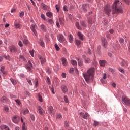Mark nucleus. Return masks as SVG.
<instances>
[{
	"mask_svg": "<svg viewBox=\"0 0 130 130\" xmlns=\"http://www.w3.org/2000/svg\"><path fill=\"white\" fill-rule=\"evenodd\" d=\"M71 63L72 66H77V61L75 60H71Z\"/></svg>",
	"mask_w": 130,
	"mask_h": 130,
	"instance_id": "obj_34",
	"label": "nucleus"
},
{
	"mask_svg": "<svg viewBox=\"0 0 130 130\" xmlns=\"http://www.w3.org/2000/svg\"><path fill=\"white\" fill-rule=\"evenodd\" d=\"M38 99H39V101H40V102H42L43 100H42V97L41 96V95H40V94H38Z\"/></svg>",
	"mask_w": 130,
	"mask_h": 130,
	"instance_id": "obj_48",
	"label": "nucleus"
},
{
	"mask_svg": "<svg viewBox=\"0 0 130 130\" xmlns=\"http://www.w3.org/2000/svg\"><path fill=\"white\" fill-rule=\"evenodd\" d=\"M61 60L62 61V64H63V66H67V64H68V62L67 61V59H66V58H62L61 59Z\"/></svg>",
	"mask_w": 130,
	"mask_h": 130,
	"instance_id": "obj_19",
	"label": "nucleus"
},
{
	"mask_svg": "<svg viewBox=\"0 0 130 130\" xmlns=\"http://www.w3.org/2000/svg\"><path fill=\"white\" fill-rule=\"evenodd\" d=\"M88 23L89 24H92L93 22L92 21V18H89Z\"/></svg>",
	"mask_w": 130,
	"mask_h": 130,
	"instance_id": "obj_60",
	"label": "nucleus"
},
{
	"mask_svg": "<svg viewBox=\"0 0 130 130\" xmlns=\"http://www.w3.org/2000/svg\"><path fill=\"white\" fill-rule=\"evenodd\" d=\"M122 102L123 104L127 105V106H130V99L127 96H123L122 97Z\"/></svg>",
	"mask_w": 130,
	"mask_h": 130,
	"instance_id": "obj_3",
	"label": "nucleus"
},
{
	"mask_svg": "<svg viewBox=\"0 0 130 130\" xmlns=\"http://www.w3.org/2000/svg\"><path fill=\"white\" fill-rule=\"evenodd\" d=\"M48 22L50 24H53V20L52 19H49Z\"/></svg>",
	"mask_w": 130,
	"mask_h": 130,
	"instance_id": "obj_63",
	"label": "nucleus"
},
{
	"mask_svg": "<svg viewBox=\"0 0 130 130\" xmlns=\"http://www.w3.org/2000/svg\"><path fill=\"white\" fill-rule=\"evenodd\" d=\"M81 43H82L81 42V41L79 40H75V44H76V45H77V46H78V47L81 46Z\"/></svg>",
	"mask_w": 130,
	"mask_h": 130,
	"instance_id": "obj_22",
	"label": "nucleus"
},
{
	"mask_svg": "<svg viewBox=\"0 0 130 130\" xmlns=\"http://www.w3.org/2000/svg\"><path fill=\"white\" fill-rule=\"evenodd\" d=\"M98 125H99V122L97 121H94L93 126H97Z\"/></svg>",
	"mask_w": 130,
	"mask_h": 130,
	"instance_id": "obj_44",
	"label": "nucleus"
},
{
	"mask_svg": "<svg viewBox=\"0 0 130 130\" xmlns=\"http://www.w3.org/2000/svg\"><path fill=\"white\" fill-rule=\"evenodd\" d=\"M5 58H6V59H7V60H11V58L10 57V56H8L7 57V56H5Z\"/></svg>",
	"mask_w": 130,
	"mask_h": 130,
	"instance_id": "obj_57",
	"label": "nucleus"
},
{
	"mask_svg": "<svg viewBox=\"0 0 130 130\" xmlns=\"http://www.w3.org/2000/svg\"><path fill=\"white\" fill-rule=\"evenodd\" d=\"M58 40L60 42V43H66L67 42V41L66 40V39L64 38V37H63V35H62L61 34H59Z\"/></svg>",
	"mask_w": 130,
	"mask_h": 130,
	"instance_id": "obj_5",
	"label": "nucleus"
},
{
	"mask_svg": "<svg viewBox=\"0 0 130 130\" xmlns=\"http://www.w3.org/2000/svg\"><path fill=\"white\" fill-rule=\"evenodd\" d=\"M39 58L41 62V64H44V62H45V61H46V60H45V58H42L40 56H39Z\"/></svg>",
	"mask_w": 130,
	"mask_h": 130,
	"instance_id": "obj_23",
	"label": "nucleus"
},
{
	"mask_svg": "<svg viewBox=\"0 0 130 130\" xmlns=\"http://www.w3.org/2000/svg\"><path fill=\"white\" fill-rule=\"evenodd\" d=\"M15 101L16 103H17V104H18V105H21V101H20V100H15Z\"/></svg>",
	"mask_w": 130,
	"mask_h": 130,
	"instance_id": "obj_45",
	"label": "nucleus"
},
{
	"mask_svg": "<svg viewBox=\"0 0 130 130\" xmlns=\"http://www.w3.org/2000/svg\"><path fill=\"white\" fill-rule=\"evenodd\" d=\"M29 53L31 55L32 57H34V50H32V51H30Z\"/></svg>",
	"mask_w": 130,
	"mask_h": 130,
	"instance_id": "obj_50",
	"label": "nucleus"
},
{
	"mask_svg": "<svg viewBox=\"0 0 130 130\" xmlns=\"http://www.w3.org/2000/svg\"><path fill=\"white\" fill-rule=\"evenodd\" d=\"M39 43L42 47H44L45 45L44 44V42H43V40L42 39H40L39 41Z\"/></svg>",
	"mask_w": 130,
	"mask_h": 130,
	"instance_id": "obj_26",
	"label": "nucleus"
},
{
	"mask_svg": "<svg viewBox=\"0 0 130 130\" xmlns=\"http://www.w3.org/2000/svg\"><path fill=\"white\" fill-rule=\"evenodd\" d=\"M77 35L79 37V38L80 40H84V36L83 35V34H82V33L78 32L77 33Z\"/></svg>",
	"mask_w": 130,
	"mask_h": 130,
	"instance_id": "obj_17",
	"label": "nucleus"
},
{
	"mask_svg": "<svg viewBox=\"0 0 130 130\" xmlns=\"http://www.w3.org/2000/svg\"><path fill=\"white\" fill-rule=\"evenodd\" d=\"M41 29L42 31H45L46 30V28H45V26L44 25H41Z\"/></svg>",
	"mask_w": 130,
	"mask_h": 130,
	"instance_id": "obj_43",
	"label": "nucleus"
},
{
	"mask_svg": "<svg viewBox=\"0 0 130 130\" xmlns=\"http://www.w3.org/2000/svg\"><path fill=\"white\" fill-rule=\"evenodd\" d=\"M80 115L81 117H83L84 119H87L88 118V117L89 116V114L87 113H83L81 112L80 113Z\"/></svg>",
	"mask_w": 130,
	"mask_h": 130,
	"instance_id": "obj_11",
	"label": "nucleus"
},
{
	"mask_svg": "<svg viewBox=\"0 0 130 130\" xmlns=\"http://www.w3.org/2000/svg\"><path fill=\"white\" fill-rule=\"evenodd\" d=\"M4 111H5V112H10V108H9V107H8L7 106H4Z\"/></svg>",
	"mask_w": 130,
	"mask_h": 130,
	"instance_id": "obj_30",
	"label": "nucleus"
},
{
	"mask_svg": "<svg viewBox=\"0 0 130 130\" xmlns=\"http://www.w3.org/2000/svg\"><path fill=\"white\" fill-rule=\"evenodd\" d=\"M55 7H56V9L57 10V11L58 13V12H59V6L56 5Z\"/></svg>",
	"mask_w": 130,
	"mask_h": 130,
	"instance_id": "obj_54",
	"label": "nucleus"
},
{
	"mask_svg": "<svg viewBox=\"0 0 130 130\" xmlns=\"http://www.w3.org/2000/svg\"><path fill=\"white\" fill-rule=\"evenodd\" d=\"M73 40H74V38L73 37V36L72 35H69V42L70 43H72L73 42Z\"/></svg>",
	"mask_w": 130,
	"mask_h": 130,
	"instance_id": "obj_35",
	"label": "nucleus"
},
{
	"mask_svg": "<svg viewBox=\"0 0 130 130\" xmlns=\"http://www.w3.org/2000/svg\"><path fill=\"white\" fill-rule=\"evenodd\" d=\"M23 41L24 44L25 45H27V44L29 43V41H28V39H27V38H24Z\"/></svg>",
	"mask_w": 130,
	"mask_h": 130,
	"instance_id": "obj_32",
	"label": "nucleus"
},
{
	"mask_svg": "<svg viewBox=\"0 0 130 130\" xmlns=\"http://www.w3.org/2000/svg\"><path fill=\"white\" fill-rule=\"evenodd\" d=\"M95 69L93 68L89 69L87 73L83 74L84 78L87 83H91L94 79Z\"/></svg>",
	"mask_w": 130,
	"mask_h": 130,
	"instance_id": "obj_1",
	"label": "nucleus"
},
{
	"mask_svg": "<svg viewBox=\"0 0 130 130\" xmlns=\"http://www.w3.org/2000/svg\"><path fill=\"white\" fill-rule=\"evenodd\" d=\"M41 17L43 20H45V15H44V14H41Z\"/></svg>",
	"mask_w": 130,
	"mask_h": 130,
	"instance_id": "obj_59",
	"label": "nucleus"
},
{
	"mask_svg": "<svg viewBox=\"0 0 130 130\" xmlns=\"http://www.w3.org/2000/svg\"><path fill=\"white\" fill-rule=\"evenodd\" d=\"M38 110L39 111V113H40L41 115H43V109H42V108H41V107L40 106H39L38 108Z\"/></svg>",
	"mask_w": 130,
	"mask_h": 130,
	"instance_id": "obj_20",
	"label": "nucleus"
},
{
	"mask_svg": "<svg viewBox=\"0 0 130 130\" xmlns=\"http://www.w3.org/2000/svg\"><path fill=\"white\" fill-rule=\"evenodd\" d=\"M61 88L63 93H67L68 92V88L66 85H62Z\"/></svg>",
	"mask_w": 130,
	"mask_h": 130,
	"instance_id": "obj_21",
	"label": "nucleus"
},
{
	"mask_svg": "<svg viewBox=\"0 0 130 130\" xmlns=\"http://www.w3.org/2000/svg\"><path fill=\"white\" fill-rule=\"evenodd\" d=\"M55 47L56 49V50H57V51H58L59 50V46H58V45L57 44H55Z\"/></svg>",
	"mask_w": 130,
	"mask_h": 130,
	"instance_id": "obj_46",
	"label": "nucleus"
},
{
	"mask_svg": "<svg viewBox=\"0 0 130 130\" xmlns=\"http://www.w3.org/2000/svg\"><path fill=\"white\" fill-rule=\"evenodd\" d=\"M119 71L121 73H124V69L120 68V69H119Z\"/></svg>",
	"mask_w": 130,
	"mask_h": 130,
	"instance_id": "obj_62",
	"label": "nucleus"
},
{
	"mask_svg": "<svg viewBox=\"0 0 130 130\" xmlns=\"http://www.w3.org/2000/svg\"><path fill=\"white\" fill-rule=\"evenodd\" d=\"M119 42L120 43H121V44H123V42H124V40H123V39L122 38H120L119 39Z\"/></svg>",
	"mask_w": 130,
	"mask_h": 130,
	"instance_id": "obj_52",
	"label": "nucleus"
},
{
	"mask_svg": "<svg viewBox=\"0 0 130 130\" xmlns=\"http://www.w3.org/2000/svg\"><path fill=\"white\" fill-rule=\"evenodd\" d=\"M89 8V4H84L82 6V9L84 12H87Z\"/></svg>",
	"mask_w": 130,
	"mask_h": 130,
	"instance_id": "obj_10",
	"label": "nucleus"
},
{
	"mask_svg": "<svg viewBox=\"0 0 130 130\" xmlns=\"http://www.w3.org/2000/svg\"><path fill=\"white\" fill-rule=\"evenodd\" d=\"M78 65L80 67H82L83 66V61L81 59H78Z\"/></svg>",
	"mask_w": 130,
	"mask_h": 130,
	"instance_id": "obj_36",
	"label": "nucleus"
},
{
	"mask_svg": "<svg viewBox=\"0 0 130 130\" xmlns=\"http://www.w3.org/2000/svg\"><path fill=\"white\" fill-rule=\"evenodd\" d=\"M63 11H64V12H68L69 11V9H68V7L67 6V5H64L63 7Z\"/></svg>",
	"mask_w": 130,
	"mask_h": 130,
	"instance_id": "obj_47",
	"label": "nucleus"
},
{
	"mask_svg": "<svg viewBox=\"0 0 130 130\" xmlns=\"http://www.w3.org/2000/svg\"><path fill=\"white\" fill-rule=\"evenodd\" d=\"M25 13H24V12H21L20 14L19 17H20V18H22V17H23Z\"/></svg>",
	"mask_w": 130,
	"mask_h": 130,
	"instance_id": "obj_53",
	"label": "nucleus"
},
{
	"mask_svg": "<svg viewBox=\"0 0 130 130\" xmlns=\"http://www.w3.org/2000/svg\"><path fill=\"white\" fill-rule=\"evenodd\" d=\"M0 129H1L2 130H10V128H9V127H8V126H6L5 125H2L0 126Z\"/></svg>",
	"mask_w": 130,
	"mask_h": 130,
	"instance_id": "obj_18",
	"label": "nucleus"
},
{
	"mask_svg": "<svg viewBox=\"0 0 130 130\" xmlns=\"http://www.w3.org/2000/svg\"><path fill=\"white\" fill-rule=\"evenodd\" d=\"M1 102L2 103H8V99L6 96H3L0 99Z\"/></svg>",
	"mask_w": 130,
	"mask_h": 130,
	"instance_id": "obj_12",
	"label": "nucleus"
},
{
	"mask_svg": "<svg viewBox=\"0 0 130 130\" xmlns=\"http://www.w3.org/2000/svg\"><path fill=\"white\" fill-rule=\"evenodd\" d=\"M18 45L20 47H23V43H22V41H19V42H18Z\"/></svg>",
	"mask_w": 130,
	"mask_h": 130,
	"instance_id": "obj_49",
	"label": "nucleus"
},
{
	"mask_svg": "<svg viewBox=\"0 0 130 130\" xmlns=\"http://www.w3.org/2000/svg\"><path fill=\"white\" fill-rule=\"evenodd\" d=\"M76 26L77 27V29H78L79 30H82V27H81V26H80V24H79L78 22H76L75 23Z\"/></svg>",
	"mask_w": 130,
	"mask_h": 130,
	"instance_id": "obj_37",
	"label": "nucleus"
},
{
	"mask_svg": "<svg viewBox=\"0 0 130 130\" xmlns=\"http://www.w3.org/2000/svg\"><path fill=\"white\" fill-rule=\"evenodd\" d=\"M81 25L83 27V28H86V27H87V24L84 21L81 22Z\"/></svg>",
	"mask_w": 130,
	"mask_h": 130,
	"instance_id": "obj_39",
	"label": "nucleus"
},
{
	"mask_svg": "<svg viewBox=\"0 0 130 130\" xmlns=\"http://www.w3.org/2000/svg\"><path fill=\"white\" fill-rule=\"evenodd\" d=\"M64 100L66 103H69V100H68V97L67 96H64Z\"/></svg>",
	"mask_w": 130,
	"mask_h": 130,
	"instance_id": "obj_51",
	"label": "nucleus"
},
{
	"mask_svg": "<svg viewBox=\"0 0 130 130\" xmlns=\"http://www.w3.org/2000/svg\"><path fill=\"white\" fill-rule=\"evenodd\" d=\"M22 113L24 115H26V114H28V113H29V110L27 108L23 109L22 110Z\"/></svg>",
	"mask_w": 130,
	"mask_h": 130,
	"instance_id": "obj_24",
	"label": "nucleus"
},
{
	"mask_svg": "<svg viewBox=\"0 0 130 130\" xmlns=\"http://www.w3.org/2000/svg\"><path fill=\"white\" fill-rule=\"evenodd\" d=\"M101 41L103 46L105 47V48H106V47H107V40H106V39L105 38H102Z\"/></svg>",
	"mask_w": 130,
	"mask_h": 130,
	"instance_id": "obj_8",
	"label": "nucleus"
},
{
	"mask_svg": "<svg viewBox=\"0 0 130 130\" xmlns=\"http://www.w3.org/2000/svg\"><path fill=\"white\" fill-rule=\"evenodd\" d=\"M26 80L27 81V82L29 83V85H30V86L33 85V83H32V81H33V80L31 78H27Z\"/></svg>",
	"mask_w": 130,
	"mask_h": 130,
	"instance_id": "obj_29",
	"label": "nucleus"
},
{
	"mask_svg": "<svg viewBox=\"0 0 130 130\" xmlns=\"http://www.w3.org/2000/svg\"><path fill=\"white\" fill-rule=\"evenodd\" d=\"M28 65L26 66V69L28 71H31V68H32V63L31 62V61L30 60L28 61Z\"/></svg>",
	"mask_w": 130,
	"mask_h": 130,
	"instance_id": "obj_14",
	"label": "nucleus"
},
{
	"mask_svg": "<svg viewBox=\"0 0 130 130\" xmlns=\"http://www.w3.org/2000/svg\"><path fill=\"white\" fill-rule=\"evenodd\" d=\"M12 121L14 123L16 124L19 123V121H20V117L19 116H15L12 118Z\"/></svg>",
	"mask_w": 130,
	"mask_h": 130,
	"instance_id": "obj_9",
	"label": "nucleus"
},
{
	"mask_svg": "<svg viewBox=\"0 0 130 130\" xmlns=\"http://www.w3.org/2000/svg\"><path fill=\"white\" fill-rule=\"evenodd\" d=\"M82 57L85 60V63H90V62H91V60L89 59V58L86 57V56L83 55Z\"/></svg>",
	"mask_w": 130,
	"mask_h": 130,
	"instance_id": "obj_16",
	"label": "nucleus"
},
{
	"mask_svg": "<svg viewBox=\"0 0 130 130\" xmlns=\"http://www.w3.org/2000/svg\"><path fill=\"white\" fill-rule=\"evenodd\" d=\"M46 15L49 18H51L52 17V13L50 12H48L46 13Z\"/></svg>",
	"mask_w": 130,
	"mask_h": 130,
	"instance_id": "obj_33",
	"label": "nucleus"
},
{
	"mask_svg": "<svg viewBox=\"0 0 130 130\" xmlns=\"http://www.w3.org/2000/svg\"><path fill=\"white\" fill-rule=\"evenodd\" d=\"M30 117L31 120H33V121L35 120V116H34V115H31Z\"/></svg>",
	"mask_w": 130,
	"mask_h": 130,
	"instance_id": "obj_55",
	"label": "nucleus"
},
{
	"mask_svg": "<svg viewBox=\"0 0 130 130\" xmlns=\"http://www.w3.org/2000/svg\"><path fill=\"white\" fill-rule=\"evenodd\" d=\"M113 14L122 13V3L119 0H115L112 7Z\"/></svg>",
	"mask_w": 130,
	"mask_h": 130,
	"instance_id": "obj_2",
	"label": "nucleus"
},
{
	"mask_svg": "<svg viewBox=\"0 0 130 130\" xmlns=\"http://www.w3.org/2000/svg\"><path fill=\"white\" fill-rule=\"evenodd\" d=\"M109 71L110 72H111V73H114V69L111 68H109Z\"/></svg>",
	"mask_w": 130,
	"mask_h": 130,
	"instance_id": "obj_56",
	"label": "nucleus"
},
{
	"mask_svg": "<svg viewBox=\"0 0 130 130\" xmlns=\"http://www.w3.org/2000/svg\"><path fill=\"white\" fill-rule=\"evenodd\" d=\"M121 65L122 67H127V66H128V64L127 63H126V61H122L121 62Z\"/></svg>",
	"mask_w": 130,
	"mask_h": 130,
	"instance_id": "obj_27",
	"label": "nucleus"
},
{
	"mask_svg": "<svg viewBox=\"0 0 130 130\" xmlns=\"http://www.w3.org/2000/svg\"><path fill=\"white\" fill-rule=\"evenodd\" d=\"M112 87H113L114 88H116V84H115V83L113 82L112 83Z\"/></svg>",
	"mask_w": 130,
	"mask_h": 130,
	"instance_id": "obj_61",
	"label": "nucleus"
},
{
	"mask_svg": "<svg viewBox=\"0 0 130 130\" xmlns=\"http://www.w3.org/2000/svg\"><path fill=\"white\" fill-rule=\"evenodd\" d=\"M56 118H57L58 119H60V118H61V117H62V116H61V114L59 113H57L56 115Z\"/></svg>",
	"mask_w": 130,
	"mask_h": 130,
	"instance_id": "obj_38",
	"label": "nucleus"
},
{
	"mask_svg": "<svg viewBox=\"0 0 130 130\" xmlns=\"http://www.w3.org/2000/svg\"><path fill=\"white\" fill-rule=\"evenodd\" d=\"M22 130H27V126L25 125V122L22 124Z\"/></svg>",
	"mask_w": 130,
	"mask_h": 130,
	"instance_id": "obj_42",
	"label": "nucleus"
},
{
	"mask_svg": "<svg viewBox=\"0 0 130 130\" xmlns=\"http://www.w3.org/2000/svg\"><path fill=\"white\" fill-rule=\"evenodd\" d=\"M106 78H107V76H106V73H104V75H103V79L106 80Z\"/></svg>",
	"mask_w": 130,
	"mask_h": 130,
	"instance_id": "obj_64",
	"label": "nucleus"
},
{
	"mask_svg": "<svg viewBox=\"0 0 130 130\" xmlns=\"http://www.w3.org/2000/svg\"><path fill=\"white\" fill-rule=\"evenodd\" d=\"M64 125H65V126H67V127H68V126H69V122L65 121L64 122Z\"/></svg>",
	"mask_w": 130,
	"mask_h": 130,
	"instance_id": "obj_58",
	"label": "nucleus"
},
{
	"mask_svg": "<svg viewBox=\"0 0 130 130\" xmlns=\"http://www.w3.org/2000/svg\"><path fill=\"white\" fill-rule=\"evenodd\" d=\"M104 13H105V14H107V15L109 16V14L111 13V9H110V7L109 6V5H106V6L104 8Z\"/></svg>",
	"mask_w": 130,
	"mask_h": 130,
	"instance_id": "obj_4",
	"label": "nucleus"
},
{
	"mask_svg": "<svg viewBox=\"0 0 130 130\" xmlns=\"http://www.w3.org/2000/svg\"><path fill=\"white\" fill-rule=\"evenodd\" d=\"M49 112L50 113V114H53V107H52V106H50L49 107Z\"/></svg>",
	"mask_w": 130,
	"mask_h": 130,
	"instance_id": "obj_28",
	"label": "nucleus"
},
{
	"mask_svg": "<svg viewBox=\"0 0 130 130\" xmlns=\"http://www.w3.org/2000/svg\"><path fill=\"white\" fill-rule=\"evenodd\" d=\"M14 27L16 29H20L21 28V25L20 23L17 22V20L14 22Z\"/></svg>",
	"mask_w": 130,
	"mask_h": 130,
	"instance_id": "obj_15",
	"label": "nucleus"
},
{
	"mask_svg": "<svg viewBox=\"0 0 130 130\" xmlns=\"http://www.w3.org/2000/svg\"><path fill=\"white\" fill-rule=\"evenodd\" d=\"M10 81L13 85H16V84H17V81L14 79H10Z\"/></svg>",
	"mask_w": 130,
	"mask_h": 130,
	"instance_id": "obj_41",
	"label": "nucleus"
},
{
	"mask_svg": "<svg viewBox=\"0 0 130 130\" xmlns=\"http://www.w3.org/2000/svg\"><path fill=\"white\" fill-rule=\"evenodd\" d=\"M100 66L101 67H104L105 66V60H100L99 61Z\"/></svg>",
	"mask_w": 130,
	"mask_h": 130,
	"instance_id": "obj_31",
	"label": "nucleus"
},
{
	"mask_svg": "<svg viewBox=\"0 0 130 130\" xmlns=\"http://www.w3.org/2000/svg\"><path fill=\"white\" fill-rule=\"evenodd\" d=\"M9 48L10 52H12V53H16L17 52V47L14 45L10 46Z\"/></svg>",
	"mask_w": 130,
	"mask_h": 130,
	"instance_id": "obj_6",
	"label": "nucleus"
},
{
	"mask_svg": "<svg viewBox=\"0 0 130 130\" xmlns=\"http://www.w3.org/2000/svg\"><path fill=\"white\" fill-rule=\"evenodd\" d=\"M41 6L43 10H47L48 9V6L44 4V3H41Z\"/></svg>",
	"mask_w": 130,
	"mask_h": 130,
	"instance_id": "obj_25",
	"label": "nucleus"
},
{
	"mask_svg": "<svg viewBox=\"0 0 130 130\" xmlns=\"http://www.w3.org/2000/svg\"><path fill=\"white\" fill-rule=\"evenodd\" d=\"M59 22L60 23L61 25H63V22H64V20L62 18H59Z\"/></svg>",
	"mask_w": 130,
	"mask_h": 130,
	"instance_id": "obj_40",
	"label": "nucleus"
},
{
	"mask_svg": "<svg viewBox=\"0 0 130 130\" xmlns=\"http://www.w3.org/2000/svg\"><path fill=\"white\" fill-rule=\"evenodd\" d=\"M1 72L2 73L3 76H6L7 75V71H5V67L2 66L0 69Z\"/></svg>",
	"mask_w": 130,
	"mask_h": 130,
	"instance_id": "obj_13",
	"label": "nucleus"
},
{
	"mask_svg": "<svg viewBox=\"0 0 130 130\" xmlns=\"http://www.w3.org/2000/svg\"><path fill=\"white\" fill-rule=\"evenodd\" d=\"M36 24H31L30 29L31 31L33 32L34 34L35 35V36H37V32L36 31Z\"/></svg>",
	"mask_w": 130,
	"mask_h": 130,
	"instance_id": "obj_7",
	"label": "nucleus"
}]
</instances>
